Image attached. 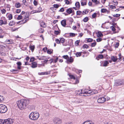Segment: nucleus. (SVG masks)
I'll return each instance as SVG.
<instances>
[{"label":"nucleus","mask_w":124,"mask_h":124,"mask_svg":"<svg viewBox=\"0 0 124 124\" xmlns=\"http://www.w3.org/2000/svg\"><path fill=\"white\" fill-rule=\"evenodd\" d=\"M30 102L28 99H21L17 101V104L19 109H24L26 108Z\"/></svg>","instance_id":"f257e3e1"},{"label":"nucleus","mask_w":124,"mask_h":124,"mask_svg":"<svg viewBox=\"0 0 124 124\" xmlns=\"http://www.w3.org/2000/svg\"><path fill=\"white\" fill-rule=\"evenodd\" d=\"M39 114L37 112H32L29 115V118L31 120H37L39 116Z\"/></svg>","instance_id":"f03ea898"},{"label":"nucleus","mask_w":124,"mask_h":124,"mask_svg":"<svg viewBox=\"0 0 124 124\" xmlns=\"http://www.w3.org/2000/svg\"><path fill=\"white\" fill-rule=\"evenodd\" d=\"M124 85V80H117L115 81L114 85L116 86H119Z\"/></svg>","instance_id":"7ed1b4c3"},{"label":"nucleus","mask_w":124,"mask_h":124,"mask_svg":"<svg viewBox=\"0 0 124 124\" xmlns=\"http://www.w3.org/2000/svg\"><path fill=\"white\" fill-rule=\"evenodd\" d=\"M7 110V107L6 106L3 104L0 105V113H5Z\"/></svg>","instance_id":"20e7f679"},{"label":"nucleus","mask_w":124,"mask_h":124,"mask_svg":"<svg viewBox=\"0 0 124 124\" xmlns=\"http://www.w3.org/2000/svg\"><path fill=\"white\" fill-rule=\"evenodd\" d=\"M2 120V124H12L13 122V120L11 118Z\"/></svg>","instance_id":"39448f33"},{"label":"nucleus","mask_w":124,"mask_h":124,"mask_svg":"<svg viewBox=\"0 0 124 124\" xmlns=\"http://www.w3.org/2000/svg\"><path fill=\"white\" fill-rule=\"evenodd\" d=\"M53 121L55 124H61L62 122V120L58 117H55L53 119Z\"/></svg>","instance_id":"423d86ee"},{"label":"nucleus","mask_w":124,"mask_h":124,"mask_svg":"<svg viewBox=\"0 0 124 124\" xmlns=\"http://www.w3.org/2000/svg\"><path fill=\"white\" fill-rule=\"evenodd\" d=\"M106 100V99L104 97L99 98L97 100L98 103H103Z\"/></svg>","instance_id":"0eeeda50"},{"label":"nucleus","mask_w":124,"mask_h":124,"mask_svg":"<svg viewBox=\"0 0 124 124\" xmlns=\"http://www.w3.org/2000/svg\"><path fill=\"white\" fill-rule=\"evenodd\" d=\"M61 25L64 27H65L66 25V19L62 20L61 22Z\"/></svg>","instance_id":"6e6552de"},{"label":"nucleus","mask_w":124,"mask_h":124,"mask_svg":"<svg viewBox=\"0 0 124 124\" xmlns=\"http://www.w3.org/2000/svg\"><path fill=\"white\" fill-rule=\"evenodd\" d=\"M31 67L33 68H35L37 67V64L36 62H33L31 63Z\"/></svg>","instance_id":"1a4fd4ad"},{"label":"nucleus","mask_w":124,"mask_h":124,"mask_svg":"<svg viewBox=\"0 0 124 124\" xmlns=\"http://www.w3.org/2000/svg\"><path fill=\"white\" fill-rule=\"evenodd\" d=\"M66 12L69 14H70L73 12L72 8H70L67 9L66 11Z\"/></svg>","instance_id":"9d476101"},{"label":"nucleus","mask_w":124,"mask_h":124,"mask_svg":"<svg viewBox=\"0 0 124 124\" xmlns=\"http://www.w3.org/2000/svg\"><path fill=\"white\" fill-rule=\"evenodd\" d=\"M67 62H68L70 63H72L74 61V59L72 57L70 56L68 58L67 60Z\"/></svg>","instance_id":"9b49d317"},{"label":"nucleus","mask_w":124,"mask_h":124,"mask_svg":"<svg viewBox=\"0 0 124 124\" xmlns=\"http://www.w3.org/2000/svg\"><path fill=\"white\" fill-rule=\"evenodd\" d=\"M50 71L40 73L39 72L38 73V74L39 75H44L50 74Z\"/></svg>","instance_id":"f8f14e48"},{"label":"nucleus","mask_w":124,"mask_h":124,"mask_svg":"<svg viewBox=\"0 0 124 124\" xmlns=\"http://www.w3.org/2000/svg\"><path fill=\"white\" fill-rule=\"evenodd\" d=\"M16 64L17 65V68L19 70H20L21 69V66L22 65V63L20 62H17L16 63Z\"/></svg>","instance_id":"ddd939ff"},{"label":"nucleus","mask_w":124,"mask_h":124,"mask_svg":"<svg viewBox=\"0 0 124 124\" xmlns=\"http://www.w3.org/2000/svg\"><path fill=\"white\" fill-rule=\"evenodd\" d=\"M111 59L113 62H116L118 58H117L116 56L115 57L114 56H112L111 57Z\"/></svg>","instance_id":"4468645a"},{"label":"nucleus","mask_w":124,"mask_h":124,"mask_svg":"<svg viewBox=\"0 0 124 124\" xmlns=\"http://www.w3.org/2000/svg\"><path fill=\"white\" fill-rule=\"evenodd\" d=\"M87 1L85 0H82L81 1V5L82 6H84V5H86L87 4Z\"/></svg>","instance_id":"2eb2a0df"},{"label":"nucleus","mask_w":124,"mask_h":124,"mask_svg":"<svg viewBox=\"0 0 124 124\" xmlns=\"http://www.w3.org/2000/svg\"><path fill=\"white\" fill-rule=\"evenodd\" d=\"M16 23L13 20L11 21L9 23V25L12 26L15 25Z\"/></svg>","instance_id":"dca6fc26"},{"label":"nucleus","mask_w":124,"mask_h":124,"mask_svg":"<svg viewBox=\"0 0 124 124\" xmlns=\"http://www.w3.org/2000/svg\"><path fill=\"white\" fill-rule=\"evenodd\" d=\"M75 6L77 8H78V9H79L80 7V5L79 3L78 2H77L75 4Z\"/></svg>","instance_id":"f3484780"},{"label":"nucleus","mask_w":124,"mask_h":124,"mask_svg":"<svg viewBox=\"0 0 124 124\" xmlns=\"http://www.w3.org/2000/svg\"><path fill=\"white\" fill-rule=\"evenodd\" d=\"M109 63L107 61H105L103 63V66L104 67H106L109 64Z\"/></svg>","instance_id":"a211bd4d"},{"label":"nucleus","mask_w":124,"mask_h":124,"mask_svg":"<svg viewBox=\"0 0 124 124\" xmlns=\"http://www.w3.org/2000/svg\"><path fill=\"white\" fill-rule=\"evenodd\" d=\"M29 47L30 49L31 50V51L32 52H33L35 49V46L34 45L32 46L31 45H30V46Z\"/></svg>","instance_id":"6ab92c4d"},{"label":"nucleus","mask_w":124,"mask_h":124,"mask_svg":"<svg viewBox=\"0 0 124 124\" xmlns=\"http://www.w3.org/2000/svg\"><path fill=\"white\" fill-rule=\"evenodd\" d=\"M97 36L98 37H102L103 36V34L101 31H99L98 32Z\"/></svg>","instance_id":"aec40b11"},{"label":"nucleus","mask_w":124,"mask_h":124,"mask_svg":"<svg viewBox=\"0 0 124 124\" xmlns=\"http://www.w3.org/2000/svg\"><path fill=\"white\" fill-rule=\"evenodd\" d=\"M20 3L19 2L16 3L15 4V7L17 8H20L21 7Z\"/></svg>","instance_id":"412c9836"},{"label":"nucleus","mask_w":124,"mask_h":124,"mask_svg":"<svg viewBox=\"0 0 124 124\" xmlns=\"http://www.w3.org/2000/svg\"><path fill=\"white\" fill-rule=\"evenodd\" d=\"M82 52H77L75 54V55L77 57H78L81 56Z\"/></svg>","instance_id":"4be33fe9"},{"label":"nucleus","mask_w":124,"mask_h":124,"mask_svg":"<svg viewBox=\"0 0 124 124\" xmlns=\"http://www.w3.org/2000/svg\"><path fill=\"white\" fill-rule=\"evenodd\" d=\"M40 24V26L44 28H45L46 27V25L45 24V23L43 22H42Z\"/></svg>","instance_id":"5701e85b"},{"label":"nucleus","mask_w":124,"mask_h":124,"mask_svg":"<svg viewBox=\"0 0 124 124\" xmlns=\"http://www.w3.org/2000/svg\"><path fill=\"white\" fill-rule=\"evenodd\" d=\"M53 51L52 49H48L47 50V53L48 54H50L52 53Z\"/></svg>","instance_id":"b1692460"},{"label":"nucleus","mask_w":124,"mask_h":124,"mask_svg":"<svg viewBox=\"0 0 124 124\" xmlns=\"http://www.w3.org/2000/svg\"><path fill=\"white\" fill-rule=\"evenodd\" d=\"M89 19L87 17H85L83 20V22H87Z\"/></svg>","instance_id":"393cba45"},{"label":"nucleus","mask_w":124,"mask_h":124,"mask_svg":"<svg viewBox=\"0 0 124 124\" xmlns=\"http://www.w3.org/2000/svg\"><path fill=\"white\" fill-rule=\"evenodd\" d=\"M69 34L70 36L72 37H74L76 35H77V34H75L73 33H69Z\"/></svg>","instance_id":"a878e982"},{"label":"nucleus","mask_w":124,"mask_h":124,"mask_svg":"<svg viewBox=\"0 0 124 124\" xmlns=\"http://www.w3.org/2000/svg\"><path fill=\"white\" fill-rule=\"evenodd\" d=\"M4 100V97L0 95V102L3 101Z\"/></svg>","instance_id":"bb28decb"},{"label":"nucleus","mask_w":124,"mask_h":124,"mask_svg":"<svg viewBox=\"0 0 124 124\" xmlns=\"http://www.w3.org/2000/svg\"><path fill=\"white\" fill-rule=\"evenodd\" d=\"M60 43H63L65 42V39L63 38H60Z\"/></svg>","instance_id":"cd10ccee"},{"label":"nucleus","mask_w":124,"mask_h":124,"mask_svg":"<svg viewBox=\"0 0 124 124\" xmlns=\"http://www.w3.org/2000/svg\"><path fill=\"white\" fill-rule=\"evenodd\" d=\"M94 42L91 43V47H94L95 46L96 44V43L95 41V40H94Z\"/></svg>","instance_id":"c85d7f7f"},{"label":"nucleus","mask_w":124,"mask_h":124,"mask_svg":"<svg viewBox=\"0 0 124 124\" xmlns=\"http://www.w3.org/2000/svg\"><path fill=\"white\" fill-rule=\"evenodd\" d=\"M69 75L71 79L75 80L76 78L74 75L70 74H69Z\"/></svg>","instance_id":"c756f323"},{"label":"nucleus","mask_w":124,"mask_h":124,"mask_svg":"<svg viewBox=\"0 0 124 124\" xmlns=\"http://www.w3.org/2000/svg\"><path fill=\"white\" fill-rule=\"evenodd\" d=\"M8 18L9 19V20H10L11 19L13 18L12 15L11 14H9L8 16Z\"/></svg>","instance_id":"7c9ffc66"},{"label":"nucleus","mask_w":124,"mask_h":124,"mask_svg":"<svg viewBox=\"0 0 124 124\" xmlns=\"http://www.w3.org/2000/svg\"><path fill=\"white\" fill-rule=\"evenodd\" d=\"M107 11V9L105 8H102L101 10V12L103 13H105Z\"/></svg>","instance_id":"2f4dec72"},{"label":"nucleus","mask_w":124,"mask_h":124,"mask_svg":"<svg viewBox=\"0 0 124 124\" xmlns=\"http://www.w3.org/2000/svg\"><path fill=\"white\" fill-rule=\"evenodd\" d=\"M85 122H86L85 123V124H94L93 123H90V122H92L91 121H86Z\"/></svg>","instance_id":"473e14b6"},{"label":"nucleus","mask_w":124,"mask_h":124,"mask_svg":"<svg viewBox=\"0 0 124 124\" xmlns=\"http://www.w3.org/2000/svg\"><path fill=\"white\" fill-rule=\"evenodd\" d=\"M60 31H54V33L56 35H58L60 33V30H59Z\"/></svg>","instance_id":"72a5a7b5"},{"label":"nucleus","mask_w":124,"mask_h":124,"mask_svg":"<svg viewBox=\"0 0 124 124\" xmlns=\"http://www.w3.org/2000/svg\"><path fill=\"white\" fill-rule=\"evenodd\" d=\"M87 39V42H91L93 41V39L91 38H89Z\"/></svg>","instance_id":"f704fd0d"},{"label":"nucleus","mask_w":124,"mask_h":124,"mask_svg":"<svg viewBox=\"0 0 124 124\" xmlns=\"http://www.w3.org/2000/svg\"><path fill=\"white\" fill-rule=\"evenodd\" d=\"M6 12V10L4 9H1V12L2 14H5Z\"/></svg>","instance_id":"c9c22d12"},{"label":"nucleus","mask_w":124,"mask_h":124,"mask_svg":"<svg viewBox=\"0 0 124 124\" xmlns=\"http://www.w3.org/2000/svg\"><path fill=\"white\" fill-rule=\"evenodd\" d=\"M54 61V59L53 58L51 59L50 60H48V61L49 62H48V63H50L51 64L52 62H53Z\"/></svg>","instance_id":"e433bc0d"},{"label":"nucleus","mask_w":124,"mask_h":124,"mask_svg":"<svg viewBox=\"0 0 124 124\" xmlns=\"http://www.w3.org/2000/svg\"><path fill=\"white\" fill-rule=\"evenodd\" d=\"M18 71L17 69L16 70H15V69H12L11 70H10V71L11 72H13L14 73H16V72H17Z\"/></svg>","instance_id":"4c0bfd02"},{"label":"nucleus","mask_w":124,"mask_h":124,"mask_svg":"<svg viewBox=\"0 0 124 124\" xmlns=\"http://www.w3.org/2000/svg\"><path fill=\"white\" fill-rule=\"evenodd\" d=\"M76 13L77 15H80L82 13V12L80 11H77Z\"/></svg>","instance_id":"58836bf2"},{"label":"nucleus","mask_w":124,"mask_h":124,"mask_svg":"<svg viewBox=\"0 0 124 124\" xmlns=\"http://www.w3.org/2000/svg\"><path fill=\"white\" fill-rule=\"evenodd\" d=\"M97 16V13H94L92 15V18H94Z\"/></svg>","instance_id":"ea45409f"},{"label":"nucleus","mask_w":124,"mask_h":124,"mask_svg":"<svg viewBox=\"0 0 124 124\" xmlns=\"http://www.w3.org/2000/svg\"><path fill=\"white\" fill-rule=\"evenodd\" d=\"M44 31V30L42 28H40L39 30V32L40 33H43Z\"/></svg>","instance_id":"a19ab883"},{"label":"nucleus","mask_w":124,"mask_h":124,"mask_svg":"<svg viewBox=\"0 0 124 124\" xmlns=\"http://www.w3.org/2000/svg\"><path fill=\"white\" fill-rule=\"evenodd\" d=\"M23 18V16L21 15H19L18 16V17L17 18V19L18 20H20L22 19Z\"/></svg>","instance_id":"79ce46f5"},{"label":"nucleus","mask_w":124,"mask_h":124,"mask_svg":"<svg viewBox=\"0 0 124 124\" xmlns=\"http://www.w3.org/2000/svg\"><path fill=\"white\" fill-rule=\"evenodd\" d=\"M83 48L84 49L86 48H87L89 47V46L87 45L84 44L83 46Z\"/></svg>","instance_id":"37998d69"},{"label":"nucleus","mask_w":124,"mask_h":124,"mask_svg":"<svg viewBox=\"0 0 124 124\" xmlns=\"http://www.w3.org/2000/svg\"><path fill=\"white\" fill-rule=\"evenodd\" d=\"M103 58V56L102 54H99L98 55V58L100 59H102Z\"/></svg>","instance_id":"c03bdc74"},{"label":"nucleus","mask_w":124,"mask_h":124,"mask_svg":"<svg viewBox=\"0 0 124 124\" xmlns=\"http://www.w3.org/2000/svg\"><path fill=\"white\" fill-rule=\"evenodd\" d=\"M116 27H114V26H111L110 27V28L111 29V30L112 31H115L116 30V29L115 28Z\"/></svg>","instance_id":"a18cd8bd"},{"label":"nucleus","mask_w":124,"mask_h":124,"mask_svg":"<svg viewBox=\"0 0 124 124\" xmlns=\"http://www.w3.org/2000/svg\"><path fill=\"white\" fill-rule=\"evenodd\" d=\"M62 57L64 59L67 60L69 57V56L67 55H64L62 56Z\"/></svg>","instance_id":"49530a36"},{"label":"nucleus","mask_w":124,"mask_h":124,"mask_svg":"<svg viewBox=\"0 0 124 124\" xmlns=\"http://www.w3.org/2000/svg\"><path fill=\"white\" fill-rule=\"evenodd\" d=\"M29 13L28 12H26L25 14V18H27L29 17Z\"/></svg>","instance_id":"de8ad7c7"},{"label":"nucleus","mask_w":124,"mask_h":124,"mask_svg":"<svg viewBox=\"0 0 124 124\" xmlns=\"http://www.w3.org/2000/svg\"><path fill=\"white\" fill-rule=\"evenodd\" d=\"M75 84H77L79 83V80L78 78H75Z\"/></svg>","instance_id":"09e8293b"},{"label":"nucleus","mask_w":124,"mask_h":124,"mask_svg":"<svg viewBox=\"0 0 124 124\" xmlns=\"http://www.w3.org/2000/svg\"><path fill=\"white\" fill-rule=\"evenodd\" d=\"M120 14H114L113 15V16L114 17H118L120 16Z\"/></svg>","instance_id":"8fccbe9b"},{"label":"nucleus","mask_w":124,"mask_h":124,"mask_svg":"<svg viewBox=\"0 0 124 124\" xmlns=\"http://www.w3.org/2000/svg\"><path fill=\"white\" fill-rule=\"evenodd\" d=\"M55 41L56 43L57 44H60V40H59L58 39H55Z\"/></svg>","instance_id":"3c124183"},{"label":"nucleus","mask_w":124,"mask_h":124,"mask_svg":"<svg viewBox=\"0 0 124 124\" xmlns=\"http://www.w3.org/2000/svg\"><path fill=\"white\" fill-rule=\"evenodd\" d=\"M35 60V58L34 57H31L30 59V62H33Z\"/></svg>","instance_id":"603ef678"},{"label":"nucleus","mask_w":124,"mask_h":124,"mask_svg":"<svg viewBox=\"0 0 124 124\" xmlns=\"http://www.w3.org/2000/svg\"><path fill=\"white\" fill-rule=\"evenodd\" d=\"M88 12V11L87 10L84 11H83V14L84 15L85 14H87Z\"/></svg>","instance_id":"864d4df0"},{"label":"nucleus","mask_w":124,"mask_h":124,"mask_svg":"<svg viewBox=\"0 0 124 124\" xmlns=\"http://www.w3.org/2000/svg\"><path fill=\"white\" fill-rule=\"evenodd\" d=\"M59 7V5L58 4H55L54 5V8H57Z\"/></svg>","instance_id":"5fc2aeb1"},{"label":"nucleus","mask_w":124,"mask_h":124,"mask_svg":"<svg viewBox=\"0 0 124 124\" xmlns=\"http://www.w3.org/2000/svg\"><path fill=\"white\" fill-rule=\"evenodd\" d=\"M64 10V8H61L60 10L59 11V12H63Z\"/></svg>","instance_id":"6e6d98bb"},{"label":"nucleus","mask_w":124,"mask_h":124,"mask_svg":"<svg viewBox=\"0 0 124 124\" xmlns=\"http://www.w3.org/2000/svg\"><path fill=\"white\" fill-rule=\"evenodd\" d=\"M102 40V39L101 38H99L96 39V41L97 42H100Z\"/></svg>","instance_id":"4d7b16f0"},{"label":"nucleus","mask_w":124,"mask_h":124,"mask_svg":"<svg viewBox=\"0 0 124 124\" xmlns=\"http://www.w3.org/2000/svg\"><path fill=\"white\" fill-rule=\"evenodd\" d=\"M26 0H23L22 1V2L23 3V4L26 6H27V4L25 3L26 2Z\"/></svg>","instance_id":"13d9d810"},{"label":"nucleus","mask_w":124,"mask_h":124,"mask_svg":"<svg viewBox=\"0 0 124 124\" xmlns=\"http://www.w3.org/2000/svg\"><path fill=\"white\" fill-rule=\"evenodd\" d=\"M69 21L71 22L72 23L73 21V19L71 17H70L68 19Z\"/></svg>","instance_id":"bf43d9fd"},{"label":"nucleus","mask_w":124,"mask_h":124,"mask_svg":"<svg viewBox=\"0 0 124 124\" xmlns=\"http://www.w3.org/2000/svg\"><path fill=\"white\" fill-rule=\"evenodd\" d=\"M119 43L118 42H116V43L115 44V48H117L119 46Z\"/></svg>","instance_id":"052dcab7"},{"label":"nucleus","mask_w":124,"mask_h":124,"mask_svg":"<svg viewBox=\"0 0 124 124\" xmlns=\"http://www.w3.org/2000/svg\"><path fill=\"white\" fill-rule=\"evenodd\" d=\"M80 42V40H77L76 41L75 43L77 45L76 46H78L79 45V43Z\"/></svg>","instance_id":"680f3d73"},{"label":"nucleus","mask_w":124,"mask_h":124,"mask_svg":"<svg viewBox=\"0 0 124 124\" xmlns=\"http://www.w3.org/2000/svg\"><path fill=\"white\" fill-rule=\"evenodd\" d=\"M35 6H37L38 5V2L35 0H34L33 2Z\"/></svg>","instance_id":"e2e57ef3"},{"label":"nucleus","mask_w":124,"mask_h":124,"mask_svg":"<svg viewBox=\"0 0 124 124\" xmlns=\"http://www.w3.org/2000/svg\"><path fill=\"white\" fill-rule=\"evenodd\" d=\"M42 10V8H41L40 7H39L38 8V11H37V12H40Z\"/></svg>","instance_id":"0e129e2a"},{"label":"nucleus","mask_w":124,"mask_h":124,"mask_svg":"<svg viewBox=\"0 0 124 124\" xmlns=\"http://www.w3.org/2000/svg\"><path fill=\"white\" fill-rule=\"evenodd\" d=\"M65 1L66 4L67 5L70 4V1L68 0H65Z\"/></svg>","instance_id":"69168bd1"},{"label":"nucleus","mask_w":124,"mask_h":124,"mask_svg":"<svg viewBox=\"0 0 124 124\" xmlns=\"http://www.w3.org/2000/svg\"><path fill=\"white\" fill-rule=\"evenodd\" d=\"M112 25H113L112 26H114L115 27H116V26L117 25L116 23H115L114 22L113 23H112Z\"/></svg>","instance_id":"338daca9"},{"label":"nucleus","mask_w":124,"mask_h":124,"mask_svg":"<svg viewBox=\"0 0 124 124\" xmlns=\"http://www.w3.org/2000/svg\"><path fill=\"white\" fill-rule=\"evenodd\" d=\"M47 48L46 47H45L43 49V50L45 52H46V51H47Z\"/></svg>","instance_id":"774afa93"}]
</instances>
